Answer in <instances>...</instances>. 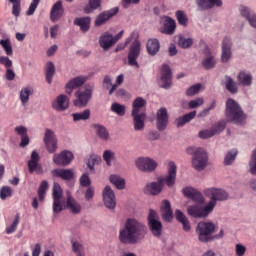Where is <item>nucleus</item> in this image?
<instances>
[{"mask_svg": "<svg viewBox=\"0 0 256 256\" xmlns=\"http://www.w3.org/2000/svg\"><path fill=\"white\" fill-rule=\"evenodd\" d=\"M103 159L106 165H108V167H111V161H115V152L111 150H105L103 153Z\"/></svg>", "mask_w": 256, "mask_h": 256, "instance_id": "nucleus-54", "label": "nucleus"}, {"mask_svg": "<svg viewBox=\"0 0 256 256\" xmlns=\"http://www.w3.org/2000/svg\"><path fill=\"white\" fill-rule=\"evenodd\" d=\"M100 8L101 0H88V6L84 7V13L89 15V13H93V11Z\"/></svg>", "mask_w": 256, "mask_h": 256, "instance_id": "nucleus-40", "label": "nucleus"}, {"mask_svg": "<svg viewBox=\"0 0 256 256\" xmlns=\"http://www.w3.org/2000/svg\"><path fill=\"white\" fill-rule=\"evenodd\" d=\"M145 235H147V226L135 218H128L124 227L119 230L118 239L123 245H137L145 239Z\"/></svg>", "mask_w": 256, "mask_h": 256, "instance_id": "nucleus-1", "label": "nucleus"}, {"mask_svg": "<svg viewBox=\"0 0 256 256\" xmlns=\"http://www.w3.org/2000/svg\"><path fill=\"white\" fill-rule=\"evenodd\" d=\"M226 89L230 91V93H237V84L233 81L232 77L226 76Z\"/></svg>", "mask_w": 256, "mask_h": 256, "instance_id": "nucleus-52", "label": "nucleus"}, {"mask_svg": "<svg viewBox=\"0 0 256 256\" xmlns=\"http://www.w3.org/2000/svg\"><path fill=\"white\" fill-rule=\"evenodd\" d=\"M163 26L160 29V32L164 35H174L175 30L177 29V22H175V19L164 16L163 18Z\"/></svg>", "mask_w": 256, "mask_h": 256, "instance_id": "nucleus-20", "label": "nucleus"}, {"mask_svg": "<svg viewBox=\"0 0 256 256\" xmlns=\"http://www.w3.org/2000/svg\"><path fill=\"white\" fill-rule=\"evenodd\" d=\"M203 105V98H196L191 100L188 104L189 109H197V107H201Z\"/></svg>", "mask_w": 256, "mask_h": 256, "instance_id": "nucleus-63", "label": "nucleus"}, {"mask_svg": "<svg viewBox=\"0 0 256 256\" xmlns=\"http://www.w3.org/2000/svg\"><path fill=\"white\" fill-rule=\"evenodd\" d=\"M214 135L215 134H214L212 128L202 130V131L199 132L200 139H211V137H213Z\"/></svg>", "mask_w": 256, "mask_h": 256, "instance_id": "nucleus-62", "label": "nucleus"}, {"mask_svg": "<svg viewBox=\"0 0 256 256\" xmlns=\"http://www.w3.org/2000/svg\"><path fill=\"white\" fill-rule=\"evenodd\" d=\"M204 69H213L215 67V58L212 55H209L202 61Z\"/></svg>", "mask_w": 256, "mask_h": 256, "instance_id": "nucleus-56", "label": "nucleus"}, {"mask_svg": "<svg viewBox=\"0 0 256 256\" xmlns=\"http://www.w3.org/2000/svg\"><path fill=\"white\" fill-rule=\"evenodd\" d=\"M176 19L179 23V25H182V27H187L189 24V18H187V15L183 10L176 11Z\"/></svg>", "mask_w": 256, "mask_h": 256, "instance_id": "nucleus-45", "label": "nucleus"}, {"mask_svg": "<svg viewBox=\"0 0 256 256\" xmlns=\"http://www.w3.org/2000/svg\"><path fill=\"white\" fill-rule=\"evenodd\" d=\"M204 195L210 197L209 203L213 204V209H215L217 201H227L229 199V194L225 190L218 188H207L204 190Z\"/></svg>", "mask_w": 256, "mask_h": 256, "instance_id": "nucleus-10", "label": "nucleus"}, {"mask_svg": "<svg viewBox=\"0 0 256 256\" xmlns=\"http://www.w3.org/2000/svg\"><path fill=\"white\" fill-rule=\"evenodd\" d=\"M140 55L141 42H139V40H135L134 42H132L128 50V65H130V67H136L137 69H139V62H137V59H139Z\"/></svg>", "mask_w": 256, "mask_h": 256, "instance_id": "nucleus-11", "label": "nucleus"}, {"mask_svg": "<svg viewBox=\"0 0 256 256\" xmlns=\"http://www.w3.org/2000/svg\"><path fill=\"white\" fill-rule=\"evenodd\" d=\"M29 173H37V175H42L43 166L39 164V153L33 151L31 154V159L28 161Z\"/></svg>", "mask_w": 256, "mask_h": 256, "instance_id": "nucleus-19", "label": "nucleus"}, {"mask_svg": "<svg viewBox=\"0 0 256 256\" xmlns=\"http://www.w3.org/2000/svg\"><path fill=\"white\" fill-rule=\"evenodd\" d=\"M148 227L156 239H161V235H163V223L159 221V214L153 209H150L148 214Z\"/></svg>", "mask_w": 256, "mask_h": 256, "instance_id": "nucleus-7", "label": "nucleus"}, {"mask_svg": "<svg viewBox=\"0 0 256 256\" xmlns=\"http://www.w3.org/2000/svg\"><path fill=\"white\" fill-rule=\"evenodd\" d=\"M199 91H201V84H195L186 90V95L191 97L193 95H197Z\"/></svg>", "mask_w": 256, "mask_h": 256, "instance_id": "nucleus-61", "label": "nucleus"}, {"mask_svg": "<svg viewBox=\"0 0 256 256\" xmlns=\"http://www.w3.org/2000/svg\"><path fill=\"white\" fill-rule=\"evenodd\" d=\"M99 45L104 51H109L115 45L113 42V35L109 32H105L100 36Z\"/></svg>", "mask_w": 256, "mask_h": 256, "instance_id": "nucleus-26", "label": "nucleus"}, {"mask_svg": "<svg viewBox=\"0 0 256 256\" xmlns=\"http://www.w3.org/2000/svg\"><path fill=\"white\" fill-rule=\"evenodd\" d=\"M31 88L26 87L23 88L20 92V101L22 102L23 105H25V103H29V96L31 95Z\"/></svg>", "mask_w": 256, "mask_h": 256, "instance_id": "nucleus-53", "label": "nucleus"}, {"mask_svg": "<svg viewBox=\"0 0 256 256\" xmlns=\"http://www.w3.org/2000/svg\"><path fill=\"white\" fill-rule=\"evenodd\" d=\"M183 193L185 197L192 199V201H195L196 203L187 208L190 217H194L195 219H205V217H209V213L213 212V202L208 203L205 206V198L201 192L197 191V189L186 187L183 189Z\"/></svg>", "mask_w": 256, "mask_h": 256, "instance_id": "nucleus-2", "label": "nucleus"}, {"mask_svg": "<svg viewBox=\"0 0 256 256\" xmlns=\"http://www.w3.org/2000/svg\"><path fill=\"white\" fill-rule=\"evenodd\" d=\"M211 129H212V132L214 133V135H218V133L225 131V121L218 122Z\"/></svg>", "mask_w": 256, "mask_h": 256, "instance_id": "nucleus-60", "label": "nucleus"}, {"mask_svg": "<svg viewBox=\"0 0 256 256\" xmlns=\"http://www.w3.org/2000/svg\"><path fill=\"white\" fill-rule=\"evenodd\" d=\"M161 211L164 221L169 223L173 220V210L171 209V202H169V200L162 202Z\"/></svg>", "mask_w": 256, "mask_h": 256, "instance_id": "nucleus-28", "label": "nucleus"}, {"mask_svg": "<svg viewBox=\"0 0 256 256\" xmlns=\"http://www.w3.org/2000/svg\"><path fill=\"white\" fill-rule=\"evenodd\" d=\"M15 132L21 137L20 147H27L29 145V136L27 135V128L24 126H18L15 128Z\"/></svg>", "mask_w": 256, "mask_h": 256, "instance_id": "nucleus-36", "label": "nucleus"}, {"mask_svg": "<svg viewBox=\"0 0 256 256\" xmlns=\"http://www.w3.org/2000/svg\"><path fill=\"white\" fill-rule=\"evenodd\" d=\"M103 202L107 209H115V206L117 205L115 192L110 186H106L103 190Z\"/></svg>", "mask_w": 256, "mask_h": 256, "instance_id": "nucleus-18", "label": "nucleus"}, {"mask_svg": "<svg viewBox=\"0 0 256 256\" xmlns=\"http://www.w3.org/2000/svg\"><path fill=\"white\" fill-rule=\"evenodd\" d=\"M169 125V113L167 108L162 107L156 113V128L159 131H165Z\"/></svg>", "mask_w": 256, "mask_h": 256, "instance_id": "nucleus-14", "label": "nucleus"}, {"mask_svg": "<svg viewBox=\"0 0 256 256\" xmlns=\"http://www.w3.org/2000/svg\"><path fill=\"white\" fill-rule=\"evenodd\" d=\"M86 81L87 78L83 76L75 77L66 84V93L68 95H71V93H73V89H78V87H82Z\"/></svg>", "mask_w": 256, "mask_h": 256, "instance_id": "nucleus-25", "label": "nucleus"}, {"mask_svg": "<svg viewBox=\"0 0 256 256\" xmlns=\"http://www.w3.org/2000/svg\"><path fill=\"white\" fill-rule=\"evenodd\" d=\"M175 217L179 223L182 224L183 230L186 232L191 231V223L187 219V216L181 211V210H176L175 211Z\"/></svg>", "mask_w": 256, "mask_h": 256, "instance_id": "nucleus-34", "label": "nucleus"}, {"mask_svg": "<svg viewBox=\"0 0 256 256\" xmlns=\"http://www.w3.org/2000/svg\"><path fill=\"white\" fill-rule=\"evenodd\" d=\"M109 179L110 183H112L116 189H123L125 187V179L117 175H111Z\"/></svg>", "mask_w": 256, "mask_h": 256, "instance_id": "nucleus-44", "label": "nucleus"}, {"mask_svg": "<svg viewBox=\"0 0 256 256\" xmlns=\"http://www.w3.org/2000/svg\"><path fill=\"white\" fill-rule=\"evenodd\" d=\"M74 25L80 27L82 33H87L91 29V18L90 17H80L74 20Z\"/></svg>", "mask_w": 256, "mask_h": 256, "instance_id": "nucleus-31", "label": "nucleus"}, {"mask_svg": "<svg viewBox=\"0 0 256 256\" xmlns=\"http://www.w3.org/2000/svg\"><path fill=\"white\" fill-rule=\"evenodd\" d=\"M193 45V38H185L183 36H179L178 46L181 49H189Z\"/></svg>", "mask_w": 256, "mask_h": 256, "instance_id": "nucleus-48", "label": "nucleus"}, {"mask_svg": "<svg viewBox=\"0 0 256 256\" xmlns=\"http://www.w3.org/2000/svg\"><path fill=\"white\" fill-rule=\"evenodd\" d=\"M187 154L192 155V167L196 171H203L207 167L209 158L203 148L189 147L187 148Z\"/></svg>", "mask_w": 256, "mask_h": 256, "instance_id": "nucleus-5", "label": "nucleus"}, {"mask_svg": "<svg viewBox=\"0 0 256 256\" xmlns=\"http://www.w3.org/2000/svg\"><path fill=\"white\" fill-rule=\"evenodd\" d=\"M237 153L236 149L228 151L224 158V165H233V161L237 159Z\"/></svg>", "mask_w": 256, "mask_h": 256, "instance_id": "nucleus-49", "label": "nucleus"}, {"mask_svg": "<svg viewBox=\"0 0 256 256\" xmlns=\"http://www.w3.org/2000/svg\"><path fill=\"white\" fill-rule=\"evenodd\" d=\"M80 185H82V187H89V185H91V179L89 178V174L84 173L80 177Z\"/></svg>", "mask_w": 256, "mask_h": 256, "instance_id": "nucleus-64", "label": "nucleus"}, {"mask_svg": "<svg viewBox=\"0 0 256 256\" xmlns=\"http://www.w3.org/2000/svg\"><path fill=\"white\" fill-rule=\"evenodd\" d=\"M43 142L45 144V147L48 151V153H56L58 146H57V136L55 135V132H53L51 129L47 128L45 130Z\"/></svg>", "mask_w": 256, "mask_h": 256, "instance_id": "nucleus-12", "label": "nucleus"}, {"mask_svg": "<svg viewBox=\"0 0 256 256\" xmlns=\"http://www.w3.org/2000/svg\"><path fill=\"white\" fill-rule=\"evenodd\" d=\"M195 115H197V111L189 112L188 114H185L175 120L176 127H184V125H187L190 121H193L195 119Z\"/></svg>", "mask_w": 256, "mask_h": 256, "instance_id": "nucleus-35", "label": "nucleus"}, {"mask_svg": "<svg viewBox=\"0 0 256 256\" xmlns=\"http://www.w3.org/2000/svg\"><path fill=\"white\" fill-rule=\"evenodd\" d=\"M146 105L147 101H145L143 97H137L132 104V115L139 114V111H141V109H143V107H145Z\"/></svg>", "mask_w": 256, "mask_h": 256, "instance_id": "nucleus-38", "label": "nucleus"}, {"mask_svg": "<svg viewBox=\"0 0 256 256\" xmlns=\"http://www.w3.org/2000/svg\"><path fill=\"white\" fill-rule=\"evenodd\" d=\"M51 174L54 177L63 179L64 181H71V179L74 177L73 170L70 169H54L51 171Z\"/></svg>", "mask_w": 256, "mask_h": 256, "instance_id": "nucleus-27", "label": "nucleus"}, {"mask_svg": "<svg viewBox=\"0 0 256 256\" xmlns=\"http://www.w3.org/2000/svg\"><path fill=\"white\" fill-rule=\"evenodd\" d=\"M52 197L53 213H61V211H63V204L65 203V199H63V189H61V185H59L57 182H54Z\"/></svg>", "mask_w": 256, "mask_h": 256, "instance_id": "nucleus-9", "label": "nucleus"}, {"mask_svg": "<svg viewBox=\"0 0 256 256\" xmlns=\"http://www.w3.org/2000/svg\"><path fill=\"white\" fill-rule=\"evenodd\" d=\"M173 81V73L169 65L164 64L161 68L160 87L162 89H170Z\"/></svg>", "mask_w": 256, "mask_h": 256, "instance_id": "nucleus-15", "label": "nucleus"}, {"mask_svg": "<svg viewBox=\"0 0 256 256\" xmlns=\"http://www.w3.org/2000/svg\"><path fill=\"white\" fill-rule=\"evenodd\" d=\"M146 49L149 55H157L159 53V50L161 49V44L159 43V40L156 38L149 39L146 43Z\"/></svg>", "mask_w": 256, "mask_h": 256, "instance_id": "nucleus-32", "label": "nucleus"}, {"mask_svg": "<svg viewBox=\"0 0 256 256\" xmlns=\"http://www.w3.org/2000/svg\"><path fill=\"white\" fill-rule=\"evenodd\" d=\"M39 3H41V0H32L26 15L31 16L33 15V13H35V11L37 10V7H39Z\"/></svg>", "mask_w": 256, "mask_h": 256, "instance_id": "nucleus-58", "label": "nucleus"}, {"mask_svg": "<svg viewBox=\"0 0 256 256\" xmlns=\"http://www.w3.org/2000/svg\"><path fill=\"white\" fill-rule=\"evenodd\" d=\"M9 2L13 4L12 15L19 17L21 15V0H9Z\"/></svg>", "mask_w": 256, "mask_h": 256, "instance_id": "nucleus-51", "label": "nucleus"}, {"mask_svg": "<svg viewBox=\"0 0 256 256\" xmlns=\"http://www.w3.org/2000/svg\"><path fill=\"white\" fill-rule=\"evenodd\" d=\"M240 13H241L242 17L247 18L251 27H254L256 29V14H255V12L251 11V9H249L248 7L242 6L240 8Z\"/></svg>", "mask_w": 256, "mask_h": 256, "instance_id": "nucleus-30", "label": "nucleus"}, {"mask_svg": "<svg viewBox=\"0 0 256 256\" xmlns=\"http://www.w3.org/2000/svg\"><path fill=\"white\" fill-rule=\"evenodd\" d=\"M13 195V190L9 186H3L0 190V198L5 200L6 197H11Z\"/></svg>", "mask_w": 256, "mask_h": 256, "instance_id": "nucleus-57", "label": "nucleus"}, {"mask_svg": "<svg viewBox=\"0 0 256 256\" xmlns=\"http://www.w3.org/2000/svg\"><path fill=\"white\" fill-rule=\"evenodd\" d=\"M136 167L144 173H153L157 169V161L152 158H138L136 160Z\"/></svg>", "mask_w": 256, "mask_h": 256, "instance_id": "nucleus-13", "label": "nucleus"}, {"mask_svg": "<svg viewBox=\"0 0 256 256\" xmlns=\"http://www.w3.org/2000/svg\"><path fill=\"white\" fill-rule=\"evenodd\" d=\"M250 173L256 175V149L252 152L251 160L249 162Z\"/></svg>", "mask_w": 256, "mask_h": 256, "instance_id": "nucleus-59", "label": "nucleus"}, {"mask_svg": "<svg viewBox=\"0 0 256 256\" xmlns=\"http://www.w3.org/2000/svg\"><path fill=\"white\" fill-rule=\"evenodd\" d=\"M117 13H119V7H114L108 11H104L102 13H100L95 22L94 25L96 27H101V25H104V23H107V21H109V19L115 17V15H117Z\"/></svg>", "mask_w": 256, "mask_h": 256, "instance_id": "nucleus-17", "label": "nucleus"}, {"mask_svg": "<svg viewBox=\"0 0 256 256\" xmlns=\"http://www.w3.org/2000/svg\"><path fill=\"white\" fill-rule=\"evenodd\" d=\"M75 107H87L93 97V86H85L84 90L79 89L75 92Z\"/></svg>", "mask_w": 256, "mask_h": 256, "instance_id": "nucleus-8", "label": "nucleus"}, {"mask_svg": "<svg viewBox=\"0 0 256 256\" xmlns=\"http://www.w3.org/2000/svg\"><path fill=\"white\" fill-rule=\"evenodd\" d=\"M20 221H21V218L19 214H16L13 223L6 228L7 235H11V233H15V231H17V227L19 226Z\"/></svg>", "mask_w": 256, "mask_h": 256, "instance_id": "nucleus-50", "label": "nucleus"}, {"mask_svg": "<svg viewBox=\"0 0 256 256\" xmlns=\"http://www.w3.org/2000/svg\"><path fill=\"white\" fill-rule=\"evenodd\" d=\"M132 117L135 131H143V129H145V119H147V114H132Z\"/></svg>", "mask_w": 256, "mask_h": 256, "instance_id": "nucleus-29", "label": "nucleus"}, {"mask_svg": "<svg viewBox=\"0 0 256 256\" xmlns=\"http://www.w3.org/2000/svg\"><path fill=\"white\" fill-rule=\"evenodd\" d=\"M63 2L57 1L51 9L50 12V20L52 23H56V21H59L61 17H63Z\"/></svg>", "mask_w": 256, "mask_h": 256, "instance_id": "nucleus-24", "label": "nucleus"}, {"mask_svg": "<svg viewBox=\"0 0 256 256\" xmlns=\"http://www.w3.org/2000/svg\"><path fill=\"white\" fill-rule=\"evenodd\" d=\"M0 45L3 47L6 55H13V46L11 45V41L9 39L0 40Z\"/></svg>", "mask_w": 256, "mask_h": 256, "instance_id": "nucleus-55", "label": "nucleus"}, {"mask_svg": "<svg viewBox=\"0 0 256 256\" xmlns=\"http://www.w3.org/2000/svg\"><path fill=\"white\" fill-rule=\"evenodd\" d=\"M73 157V152L64 150L58 154H54L53 163L60 167H67V165H69L71 161H73Z\"/></svg>", "mask_w": 256, "mask_h": 256, "instance_id": "nucleus-16", "label": "nucleus"}, {"mask_svg": "<svg viewBox=\"0 0 256 256\" xmlns=\"http://www.w3.org/2000/svg\"><path fill=\"white\" fill-rule=\"evenodd\" d=\"M73 121H87L91 117V110L86 109L80 113H73L72 114Z\"/></svg>", "mask_w": 256, "mask_h": 256, "instance_id": "nucleus-43", "label": "nucleus"}, {"mask_svg": "<svg viewBox=\"0 0 256 256\" xmlns=\"http://www.w3.org/2000/svg\"><path fill=\"white\" fill-rule=\"evenodd\" d=\"M66 208L73 215H79V213H81V209H82L81 203L76 201V199L73 198V196H71V194L67 195V198H66Z\"/></svg>", "mask_w": 256, "mask_h": 256, "instance_id": "nucleus-23", "label": "nucleus"}, {"mask_svg": "<svg viewBox=\"0 0 256 256\" xmlns=\"http://www.w3.org/2000/svg\"><path fill=\"white\" fill-rule=\"evenodd\" d=\"M72 251L76 253L77 256L85 255V247H83V243L79 241H71Z\"/></svg>", "mask_w": 256, "mask_h": 256, "instance_id": "nucleus-46", "label": "nucleus"}, {"mask_svg": "<svg viewBox=\"0 0 256 256\" xmlns=\"http://www.w3.org/2000/svg\"><path fill=\"white\" fill-rule=\"evenodd\" d=\"M175 179H177V165L175 162L170 161L168 163V175L166 177L159 178L157 182H151L146 185V191L150 195H159L163 189V185L173 187L175 185Z\"/></svg>", "mask_w": 256, "mask_h": 256, "instance_id": "nucleus-3", "label": "nucleus"}, {"mask_svg": "<svg viewBox=\"0 0 256 256\" xmlns=\"http://www.w3.org/2000/svg\"><path fill=\"white\" fill-rule=\"evenodd\" d=\"M226 118L230 123H235L236 125H241L245 119H247V115L243 112V108L232 98H229L226 101Z\"/></svg>", "mask_w": 256, "mask_h": 256, "instance_id": "nucleus-4", "label": "nucleus"}, {"mask_svg": "<svg viewBox=\"0 0 256 256\" xmlns=\"http://www.w3.org/2000/svg\"><path fill=\"white\" fill-rule=\"evenodd\" d=\"M196 232L198 234V240L201 241V243H209V241L215 239V237H213V233H215V225L213 222H199Z\"/></svg>", "mask_w": 256, "mask_h": 256, "instance_id": "nucleus-6", "label": "nucleus"}, {"mask_svg": "<svg viewBox=\"0 0 256 256\" xmlns=\"http://www.w3.org/2000/svg\"><path fill=\"white\" fill-rule=\"evenodd\" d=\"M111 111L116 113V115L123 117V115L126 113V108L125 105L115 102L111 105Z\"/></svg>", "mask_w": 256, "mask_h": 256, "instance_id": "nucleus-47", "label": "nucleus"}, {"mask_svg": "<svg viewBox=\"0 0 256 256\" xmlns=\"http://www.w3.org/2000/svg\"><path fill=\"white\" fill-rule=\"evenodd\" d=\"M98 137H100L103 141H107L109 139V131L107 128L101 124H94L93 125Z\"/></svg>", "mask_w": 256, "mask_h": 256, "instance_id": "nucleus-39", "label": "nucleus"}, {"mask_svg": "<svg viewBox=\"0 0 256 256\" xmlns=\"http://www.w3.org/2000/svg\"><path fill=\"white\" fill-rule=\"evenodd\" d=\"M55 75V64L48 62L46 64V81L49 85L53 82V76Z\"/></svg>", "mask_w": 256, "mask_h": 256, "instance_id": "nucleus-41", "label": "nucleus"}, {"mask_svg": "<svg viewBox=\"0 0 256 256\" xmlns=\"http://www.w3.org/2000/svg\"><path fill=\"white\" fill-rule=\"evenodd\" d=\"M197 5L200 9H213V7H221L223 2L221 0H197Z\"/></svg>", "mask_w": 256, "mask_h": 256, "instance_id": "nucleus-33", "label": "nucleus"}, {"mask_svg": "<svg viewBox=\"0 0 256 256\" xmlns=\"http://www.w3.org/2000/svg\"><path fill=\"white\" fill-rule=\"evenodd\" d=\"M253 81V76H251V73H248L246 71H241L238 74V82L240 85H244L245 87H249Z\"/></svg>", "mask_w": 256, "mask_h": 256, "instance_id": "nucleus-37", "label": "nucleus"}, {"mask_svg": "<svg viewBox=\"0 0 256 256\" xmlns=\"http://www.w3.org/2000/svg\"><path fill=\"white\" fill-rule=\"evenodd\" d=\"M233 43L231 42V38L224 37L222 40V55H221V61L222 63H227L231 59V47Z\"/></svg>", "mask_w": 256, "mask_h": 256, "instance_id": "nucleus-21", "label": "nucleus"}, {"mask_svg": "<svg viewBox=\"0 0 256 256\" xmlns=\"http://www.w3.org/2000/svg\"><path fill=\"white\" fill-rule=\"evenodd\" d=\"M52 107L56 111H66V109H69V97L65 94L57 96L56 100L52 102Z\"/></svg>", "mask_w": 256, "mask_h": 256, "instance_id": "nucleus-22", "label": "nucleus"}, {"mask_svg": "<svg viewBox=\"0 0 256 256\" xmlns=\"http://www.w3.org/2000/svg\"><path fill=\"white\" fill-rule=\"evenodd\" d=\"M47 189H49V182L43 180L38 188L39 201H45V195H47Z\"/></svg>", "mask_w": 256, "mask_h": 256, "instance_id": "nucleus-42", "label": "nucleus"}]
</instances>
